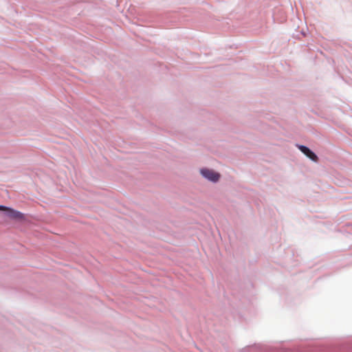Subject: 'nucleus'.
I'll return each mask as SVG.
<instances>
[{"label":"nucleus","instance_id":"nucleus-1","mask_svg":"<svg viewBox=\"0 0 352 352\" xmlns=\"http://www.w3.org/2000/svg\"><path fill=\"white\" fill-rule=\"evenodd\" d=\"M0 210L3 212L6 217L9 219L15 220H23L27 218L25 214L18 210H14L11 208L0 205Z\"/></svg>","mask_w":352,"mask_h":352},{"label":"nucleus","instance_id":"nucleus-2","mask_svg":"<svg viewBox=\"0 0 352 352\" xmlns=\"http://www.w3.org/2000/svg\"><path fill=\"white\" fill-rule=\"evenodd\" d=\"M200 173L203 177L213 182H217L220 178L219 173L210 169L203 168L200 170Z\"/></svg>","mask_w":352,"mask_h":352},{"label":"nucleus","instance_id":"nucleus-3","mask_svg":"<svg viewBox=\"0 0 352 352\" xmlns=\"http://www.w3.org/2000/svg\"><path fill=\"white\" fill-rule=\"evenodd\" d=\"M298 148L307 157L312 161L317 162L318 161V156L312 152L308 147L302 145H298Z\"/></svg>","mask_w":352,"mask_h":352}]
</instances>
